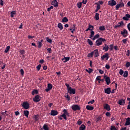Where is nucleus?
Segmentation results:
<instances>
[{"mask_svg": "<svg viewBox=\"0 0 130 130\" xmlns=\"http://www.w3.org/2000/svg\"><path fill=\"white\" fill-rule=\"evenodd\" d=\"M94 18H95L96 21H98V20H99V13H95Z\"/></svg>", "mask_w": 130, "mask_h": 130, "instance_id": "obj_36", "label": "nucleus"}, {"mask_svg": "<svg viewBox=\"0 0 130 130\" xmlns=\"http://www.w3.org/2000/svg\"><path fill=\"white\" fill-rule=\"evenodd\" d=\"M32 118L35 121V122H36L37 121H38L39 120V115L38 114L34 115Z\"/></svg>", "mask_w": 130, "mask_h": 130, "instance_id": "obj_18", "label": "nucleus"}, {"mask_svg": "<svg viewBox=\"0 0 130 130\" xmlns=\"http://www.w3.org/2000/svg\"><path fill=\"white\" fill-rule=\"evenodd\" d=\"M68 93H69L71 95L75 94H76V89L71 87L68 90Z\"/></svg>", "mask_w": 130, "mask_h": 130, "instance_id": "obj_8", "label": "nucleus"}, {"mask_svg": "<svg viewBox=\"0 0 130 130\" xmlns=\"http://www.w3.org/2000/svg\"><path fill=\"white\" fill-rule=\"evenodd\" d=\"M89 29L90 30V31H92L93 30H94V26L91 25L90 24H89L88 25V27Z\"/></svg>", "mask_w": 130, "mask_h": 130, "instance_id": "obj_33", "label": "nucleus"}, {"mask_svg": "<svg viewBox=\"0 0 130 130\" xmlns=\"http://www.w3.org/2000/svg\"><path fill=\"white\" fill-rule=\"evenodd\" d=\"M101 79V76H97V77L96 78V81H100Z\"/></svg>", "mask_w": 130, "mask_h": 130, "instance_id": "obj_61", "label": "nucleus"}, {"mask_svg": "<svg viewBox=\"0 0 130 130\" xmlns=\"http://www.w3.org/2000/svg\"><path fill=\"white\" fill-rule=\"evenodd\" d=\"M95 102V100H92L91 101L88 102V104H93Z\"/></svg>", "mask_w": 130, "mask_h": 130, "instance_id": "obj_57", "label": "nucleus"}, {"mask_svg": "<svg viewBox=\"0 0 130 130\" xmlns=\"http://www.w3.org/2000/svg\"><path fill=\"white\" fill-rule=\"evenodd\" d=\"M47 50L48 51V53H51L52 50H51V48H47Z\"/></svg>", "mask_w": 130, "mask_h": 130, "instance_id": "obj_60", "label": "nucleus"}, {"mask_svg": "<svg viewBox=\"0 0 130 130\" xmlns=\"http://www.w3.org/2000/svg\"><path fill=\"white\" fill-rule=\"evenodd\" d=\"M110 129L111 130H117V128H116V127H115V126H111Z\"/></svg>", "mask_w": 130, "mask_h": 130, "instance_id": "obj_50", "label": "nucleus"}, {"mask_svg": "<svg viewBox=\"0 0 130 130\" xmlns=\"http://www.w3.org/2000/svg\"><path fill=\"white\" fill-rule=\"evenodd\" d=\"M62 23H67V22H69V19H68V17H64L62 19Z\"/></svg>", "mask_w": 130, "mask_h": 130, "instance_id": "obj_29", "label": "nucleus"}, {"mask_svg": "<svg viewBox=\"0 0 130 130\" xmlns=\"http://www.w3.org/2000/svg\"><path fill=\"white\" fill-rule=\"evenodd\" d=\"M46 41L47 42H49V43H51L52 42V39H49V37H47L46 38Z\"/></svg>", "mask_w": 130, "mask_h": 130, "instance_id": "obj_42", "label": "nucleus"}, {"mask_svg": "<svg viewBox=\"0 0 130 130\" xmlns=\"http://www.w3.org/2000/svg\"><path fill=\"white\" fill-rule=\"evenodd\" d=\"M92 52L93 54H94V57H98V56H99V52H98V49H95Z\"/></svg>", "mask_w": 130, "mask_h": 130, "instance_id": "obj_20", "label": "nucleus"}, {"mask_svg": "<svg viewBox=\"0 0 130 130\" xmlns=\"http://www.w3.org/2000/svg\"><path fill=\"white\" fill-rule=\"evenodd\" d=\"M102 120V116H99L96 117L95 121L96 122H100Z\"/></svg>", "mask_w": 130, "mask_h": 130, "instance_id": "obj_24", "label": "nucleus"}, {"mask_svg": "<svg viewBox=\"0 0 130 130\" xmlns=\"http://www.w3.org/2000/svg\"><path fill=\"white\" fill-rule=\"evenodd\" d=\"M22 107L26 110L29 109L30 108V104L27 102H24L22 104Z\"/></svg>", "mask_w": 130, "mask_h": 130, "instance_id": "obj_6", "label": "nucleus"}, {"mask_svg": "<svg viewBox=\"0 0 130 130\" xmlns=\"http://www.w3.org/2000/svg\"><path fill=\"white\" fill-rule=\"evenodd\" d=\"M105 93L106 94H109L111 93V88L110 87H108L107 88H105Z\"/></svg>", "mask_w": 130, "mask_h": 130, "instance_id": "obj_16", "label": "nucleus"}, {"mask_svg": "<svg viewBox=\"0 0 130 130\" xmlns=\"http://www.w3.org/2000/svg\"><path fill=\"white\" fill-rule=\"evenodd\" d=\"M130 125V118L128 117L126 119V122L125 123V125Z\"/></svg>", "mask_w": 130, "mask_h": 130, "instance_id": "obj_26", "label": "nucleus"}, {"mask_svg": "<svg viewBox=\"0 0 130 130\" xmlns=\"http://www.w3.org/2000/svg\"><path fill=\"white\" fill-rule=\"evenodd\" d=\"M52 87H53V86H52V84L51 83L48 84L47 88L50 89V90H51L52 89Z\"/></svg>", "mask_w": 130, "mask_h": 130, "instance_id": "obj_43", "label": "nucleus"}, {"mask_svg": "<svg viewBox=\"0 0 130 130\" xmlns=\"http://www.w3.org/2000/svg\"><path fill=\"white\" fill-rule=\"evenodd\" d=\"M106 40L105 39H103L102 38H100L95 41V45L96 46H100V45H102V42H106Z\"/></svg>", "mask_w": 130, "mask_h": 130, "instance_id": "obj_1", "label": "nucleus"}, {"mask_svg": "<svg viewBox=\"0 0 130 130\" xmlns=\"http://www.w3.org/2000/svg\"><path fill=\"white\" fill-rule=\"evenodd\" d=\"M15 15H16V12L15 11H13L11 12V18H14L15 17Z\"/></svg>", "mask_w": 130, "mask_h": 130, "instance_id": "obj_39", "label": "nucleus"}, {"mask_svg": "<svg viewBox=\"0 0 130 130\" xmlns=\"http://www.w3.org/2000/svg\"><path fill=\"white\" fill-rule=\"evenodd\" d=\"M109 49V46H105L103 48V50H105V51H108V50Z\"/></svg>", "mask_w": 130, "mask_h": 130, "instance_id": "obj_41", "label": "nucleus"}, {"mask_svg": "<svg viewBox=\"0 0 130 130\" xmlns=\"http://www.w3.org/2000/svg\"><path fill=\"white\" fill-rule=\"evenodd\" d=\"M122 43H124V44H126V42H127V39H125L122 40Z\"/></svg>", "mask_w": 130, "mask_h": 130, "instance_id": "obj_56", "label": "nucleus"}, {"mask_svg": "<svg viewBox=\"0 0 130 130\" xmlns=\"http://www.w3.org/2000/svg\"><path fill=\"white\" fill-rule=\"evenodd\" d=\"M126 55H127V56H129L130 55L129 50H127Z\"/></svg>", "mask_w": 130, "mask_h": 130, "instance_id": "obj_62", "label": "nucleus"}, {"mask_svg": "<svg viewBox=\"0 0 130 130\" xmlns=\"http://www.w3.org/2000/svg\"><path fill=\"white\" fill-rule=\"evenodd\" d=\"M39 92L38 91V90L37 89H35L34 90L32 91L31 92V95H35V94H38Z\"/></svg>", "mask_w": 130, "mask_h": 130, "instance_id": "obj_28", "label": "nucleus"}, {"mask_svg": "<svg viewBox=\"0 0 130 130\" xmlns=\"http://www.w3.org/2000/svg\"><path fill=\"white\" fill-rule=\"evenodd\" d=\"M41 100V97L40 95L37 94L35 98L33 99V101L35 102V103H37V102H39Z\"/></svg>", "mask_w": 130, "mask_h": 130, "instance_id": "obj_4", "label": "nucleus"}, {"mask_svg": "<svg viewBox=\"0 0 130 130\" xmlns=\"http://www.w3.org/2000/svg\"><path fill=\"white\" fill-rule=\"evenodd\" d=\"M123 7H124V3L121 0L120 2L116 5L115 8L116 10H118L119 8H123Z\"/></svg>", "mask_w": 130, "mask_h": 130, "instance_id": "obj_2", "label": "nucleus"}, {"mask_svg": "<svg viewBox=\"0 0 130 130\" xmlns=\"http://www.w3.org/2000/svg\"><path fill=\"white\" fill-rule=\"evenodd\" d=\"M10 48H11V47L10 46H7L6 47V49L5 50L4 52H5V53H8L10 51Z\"/></svg>", "mask_w": 130, "mask_h": 130, "instance_id": "obj_32", "label": "nucleus"}, {"mask_svg": "<svg viewBox=\"0 0 130 130\" xmlns=\"http://www.w3.org/2000/svg\"><path fill=\"white\" fill-rule=\"evenodd\" d=\"M65 98H67L68 99V101H70L71 100V97L69 95V94L68 93H66V95L64 96Z\"/></svg>", "mask_w": 130, "mask_h": 130, "instance_id": "obj_40", "label": "nucleus"}, {"mask_svg": "<svg viewBox=\"0 0 130 130\" xmlns=\"http://www.w3.org/2000/svg\"><path fill=\"white\" fill-rule=\"evenodd\" d=\"M65 85L67 87V90H69V89H70V88H72L71 86H70V84H69L68 83H66Z\"/></svg>", "mask_w": 130, "mask_h": 130, "instance_id": "obj_51", "label": "nucleus"}, {"mask_svg": "<svg viewBox=\"0 0 130 130\" xmlns=\"http://www.w3.org/2000/svg\"><path fill=\"white\" fill-rule=\"evenodd\" d=\"M123 76L124 78H127V76H128V72L127 71H125Z\"/></svg>", "mask_w": 130, "mask_h": 130, "instance_id": "obj_35", "label": "nucleus"}, {"mask_svg": "<svg viewBox=\"0 0 130 130\" xmlns=\"http://www.w3.org/2000/svg\"><path fill=\"white\" fill-rule=\"evenodd\" d=\"M99 72L100 74H101V75H103V74H104V71H103L101 69H99Z\"/></svg>", "mask_w": 130, "mask_h": 130, "instance_id": "obj_59", "label": "nucleus"}, {"mask_svg": "<svg viewBox=\"0 0 130 130\" xmlns=\"http://www.w3.org/2000/svg\"><path fill=\"white\" fill-rule=\"evenodd\" d=\"M19 52L20 53V54H25V53H26V51H25V50L24 49H22V50H20L19 51Z\"/></svg>", "mask_w": 130, "mask_h": 130, "instance_id": "obj_48", "label": "nucleus"}, {"mask_svg": "<svg viewBox=\"0 0 130 130\" xmlns=\"http://www.w3.org/2000/svg\"><path fill=\"white\" fill-rule=\"evenodd\" d=\"M124 25V23H123V21H121L120 22H118L117 23V25H116L114 26L115 29H116L117 28H120V27H121V26H123Z\"/></svg>", "mask_w": 130, "mask_h": 130, "instance_id": "obj_14", "label": "nucleus"}, {"mask_svg": "<svg viewBox=\"0 0 130 130\" xmlns=\"http://www.w3.org/2000/svg\"><path fill=\"white\" fill-rule=\"evenodd\" d=\"M123 73H124L123 70H122V69H120L119 72V75H120L121 76V75H123Z\"/></svg>", "mask_w": 130, "mask_h": 130, "instance_id": "obj_52", "label": "nucleus"}, {"mask_svg": "<svg viewBox=\"0 0 130 130\" xmlns=\"http://www.w3.org/2000/svg\"><path fill=\"white\" fill-rule=\"evenodd\" d=\"M49 125V124L48 123H45L44 124L43 126V128L44 130H49V127L48 126Z\"/></svg>", "mask_w": 130, "mask_h": 130, "instance_id": "obj_23", "label": "nucleus"}, {"mask_svg": "<svg viewBox=\"0 0 130 130\" xmlns=\"http://www.w3.org/2000/svg\"><path fill=\"white\" fill-rule=\"evenodd\" d=\"M61 60L64 63L68 62V61L70 60V57H66L64 56V58H62Z\"/></svg>", "mask_w": 130, "mask_h": 130, "instance_id": "obj_17", "label": "nucleus"}, {"mask_svg": "<svg viewBox=\"0 0 130 130\" xmlns=\"http://www.w3.org/2000/svg\"><path fill=\"white\" fill-rule=\"evenodd\" d=\"M23 113H24V116L27 117V118H28L29 117V114H30V112H29V111H28V110H24L23 111Z\"/></svg>", "mask_w": 130, "mask_h": 130, "instance_id": "obj_21", "label": "nucleus"}, {"mask_svg": "<svg viewBox=\"0 0 130 130\" xmlns=\"http://www.w3.org/2000/svg\"><path fill=\"white\" fill-rule=\"evenodd\" d=\"M51 5L55 7V8H57V7H58V3L56 0H53L51 3Z\"/></svg>", "mask_w": 130, "mask_h": 130, "instance_id": "obj_15", "label": "nucleus"}, {"mask_svg": "<svg viewBox=\"0 0 130 130\" xmlns=\"http://www.w3.org/2000/svg\"><path fill=\"white\" fill-rule=\"evenodd\" d=\"M86 129V126L84 124H82L80 127H79V130H84Z\"/></svg>", "mask_w": 130, "mask_h": 130, "instance_id": "obj_34", "label": "nucleus"}, {"mask_svg": "<svg viewBox=\"0 0 130 130\" xmlns=\"http://www.w3.org/2000/svg\"><path fill=\"white\" fill-rule=\"evenodd\" d=\"M82 123H83V122L81 120H80V119H79L77 121V124H78V125H81V124H82Z\"/></svg>", "mask_w": 130, "mask_h": 130, "instance_id": "obj_53", "label": "nucleus"}, {"mask_svg": "<svg viewBox=\"0 0 130 130\" xmlns=\"http://www.w3.org/2000/svg\"><path fill=\"white\" fill-rule=\"evenodd\" d=\"M85 71L87 72V73H88V74H91V73L93 72V70L91 68H89L88 70L86 69Z\"/></svg>", "mask_w": 130, "mask_h": 130, "instance_id": "obj_38", "label": "nucleus"}, {"mask_svg": "<svg viewBox=\"0 0 130 130\" xmlns=\"http://www.w3.org/2000/svg\"><path fill=\"white\" fill-rule=\"evenodd\" d=\"M104 78L105 80L107 85H110V83H111L110 77H107L106 75H104Z\"/></svg>", "mask_w": 130, "mask_h": 130, "instance_id": "obj_7", "label": "nucleus"}, {"mask_svg": "<svg viewBox=\"0 0 130 130\" xmlns=\"http://www.w3.org/2000/svg\"><path fill=\"white\" fill-rule=\"evenodd\" d=\"M117 4L116 1L114 0H111L108 2V5L111 7H114V6H116Z\"/></svg>", "mask_w": 130, "mask_h": 130, "instance_id": "obj_10", "label": "nucleus"}, {"mask_svg": "<svg viewBox=\"0 0 130 130\" xmlns=\"http://www.w3.org/2000/svg\"><path fill=\"white\" fill-rule=\"evenodd\" d=\"M20 73H21V76H24V72L23 69H20Z\"/></svg>", "mask_w": 130, "mask_h": 130, "instance_id": "obj_58", "label": "nucleus"}, {"mask_svg": "<svg viewBox=\"0 0 130 130\" xmlns=\"http://www.w3.org/2000/svg\"><path fill=\"white\" fill-rule=\"evenodd\" d=\"M62 112H63V113L62 115H60L61 117H62L65 120H67L68 118H67L66 115L68 113V110L64 109V110H63Z\"/></svg>", "mask_w": 130, "mask_h": 130, "instance_id": "obj_3", "label": "nucleus"}, {"mask_svg": "<svg viewBox=\"0 0 130 130\" xmlns=\"http://www.w3.org/2000/svg\"><path fill=\"white\" fill-rule=\"evenodd\" d=\"M41 64H39L37 67V69L38 71H40V69H41Z\"/></svg>", "mask_w": 130, "mask_h": 130, "instance_id": "obj_55", "label": "nucleus"}, {"mask_svg": "<svg viewBox=\"0 0 130 130\" xmlns=\"http://www.w3.org/2000/svg\"><path fill=\"white\" fill-rule=\"evenodd\" d=\"M104 109L107 110V111H110L111 108H110V106L108 104H105L104 106Z\"/></svg>", "mask_w": 130, "mask_h": 130, "instance_id": "obj_13", "label": "nucleus"}, {"mask_svg": "<svg viewBox=\"0 0 130 130\" xmlns=\"http://www.w3.org/2000/svg\"><path fill=\"white\" fill-rule=\"evenodd\" d=\"M108 58H109V54L108 53H105L102 56H101V59L103 60L106 59V60H108Z\"/></svg>", "mask_w": 130, "mask_h": 130, "instance_id": "obj_11", "label": "nucleus"}, {"mask_svg": "<svg viewBox=\"0 0 130 130\" xmlns=\"http://www.w3.org/2000/svg\"><path fill=\"white\" fill-rule=\"evenodd\" d=\"M72 109L73 111H77V110H81V107L78 105H73L72 106Z\"/></svg>", "mask_w": 130, "mask_h": 130, "instance_id": "obj_5", "label": "nucleus"}, {"mask_svg": "<svg viewBox=\"0 0 130 130\" xmlns=\"http://www.w3.org/2000/svg\"><path fill=\"white\" fill-rule=\"evenodd\" d=\"M125 67L127 68H129V67H130V62H129V61L126 62Z\"/></svg>", "mask_w": 130, "mask_h": 130, "instance_id": "obj_49", "label": "nucleus"}, {"mask_svg": "<svg viewBox=\"0 0 130 130\" xmlns=\"http://www.w3.org/2000/svg\"><path fill=\"white\" fill-rule=\"evenodd\" d=\"M38 48H41V47H42V43L40 42H38Z\"/></svg>", "mask_w": 130, "mask_h": 130, "instance_id": "obj_47", "label": "nucleus"}, {"mask_svg": "<svg viewBox=\"0 0 130 130\" xmlns=\"http://www.w3.org/2000/svg\"><path fill=\"white\" fill-rule=\"evenodd\" d=\"M100 31H105V26L104 25H102L99 27Z\"/></svg>", "mask_w": 130, "mask_h": 130, "instance_id": "obj_31", "label": "nucleus"}, {"mask_svg": "<svg viewBox=\"0 0 130 130\" xmlns=\"http://www.w3.org/2000/svg\"><path fill=\"white\" fill-rule=\"evenodd\" d=\"M109 49H110V51H112V50H113V44H111V45H110V48H109Z\"/></svg>", "mask_w": 130, "mask_h": 130, "instance_id": "obj_54", "label": "nucleus"}, {"mask_svg": "<svg viewBox=\"0 0 130 130\" xmlns=\"http://www.w3.org/2000/svg\"><path fill=\"white\" fill-rule=\"evenodd\" d=\"M93 55H94V54L93 53V51L91 52V53H89L87 55L88 57H93Z\"/></svg>", "mask_w": 130, "mask_h": 130, "instance_id": "obj_45", "label": "nucleus"}, {"mask_svg": "<svg viewBox=\"0 0 130 130\" xmlns=\"http://www.w3.org/2000/svg\"><path fill=\"white\" fill-rule=\"evenodd\" d=\"M86 108L87 110H93L94 109V107L87 105Z\"/></svg>", "mask_w": 130, "mask_h": 130, "instance_id": "obj_25", "label": "nucleus"}, {"mask_svg": "<svg viewBox=\"0 0 130 130\" xmlns=\"http://www.w3.org/2000/svg\"><path fill=\"white\" fill-rule=\"evenodd\" d=\"M94 34H95V32L93 30H91L90 35L89 36V38L92 39V37H94Z\"/></svg>", "mask_w": 130, "mask_h": 130, "instance_id": "obj_30", "label": "nucleus"}, {"mask_svg": "<svg viewBox=\"0 0 130 130\" xmlns=\"http://www.w3.org/2000/svg\"><path fill=\"white\" fill-rule=\"evenodd\" d=\"M122 19L124 21H128L130 19V15L129 14H125V16L122 17Z\"/></svg>", "mask_w": 130, "mask_h": 130, "instance_id": "obj_19", "label": "nucleus"}, {"mask_svg": "<svg viewBox=\"0 0 130 130\" xmlns=\"http://www.w3.org/2000/svg\"><path fill=\"white\" fill-rule=\"evenodd\" d=\"M106 69H107V70H109V69H110V66H109V64H106L105 66Z\"/></svg>", "mask_w": 130, "mask_h": 130, "instance_id": "obj_63", "label": "nucleus"}, {"mask_svg": "<svg viewBox=\"0 0 130 130\" xmlns=\"http://www.w3.org/2000/svg\"><path fill=\"white\" fill-rule=\"evenodd\" d=\"M106 115L108 117H109L111 115V114L110 112H107L106 113Z\"/></svg>", "mask_w": 130, "mask_h": 130, "instance_id": "obj_64", "label": "nucleus"}, {"mask_svg": "<svg viewBox=\"0 0 130 130\" xmlns=\"http://www.w3.org/2000/svg\"><path fill=\"white\" fill-rule=\"evenodd\" d=\"M58 114V112L55 110H51L50 115L52 116H55Z\"/></svg>", "mask_w": 130, "mask_h": 130, "instance_id": "obj_12", "label": "nucleus"}, {"mask_svg": "<svg viewBox=\"0 0 130 130\" xmlns=\"http://www.w3.org/2000/svg\"><path fill=\"white\" fill-rule=\"evenodd\" d=\"M87 42H88V44L89 45H90L91 46H92V45H93V42H92V41H91V40L88 39L87 40Z\"/></svg>", "mask_w": 130, "mask_h": 130, "instance_id": "obj_46", "label": "nucleus"}, {"mask_svg": "<svg viewBox=\"0 0 130 130\" xmlns=\"http://www.w3.org/2000/svg\"><path fill=\"white\" fill-rule=\"evenodd\" d=\"M118 104L119 105H124V104H125V100H124L123 99L119 100Z\"/></svg>", "mask_w": 130, "mask_h": 130, "instance_id": "obj_22", "label": "nucleus"}, {"mask_svg": "<svg viewBox=\"0 0 130 130\" xmlns=\"http://www.w3.org/2000/svg\"><path fill=\"white\" fill-rule=\"evenodd\" d=\"M99 37H100V35H99V34H96L93 37L92 39V40H95V39H98Z\"/></svg>", "mask_w": 130, "mask_h": 130, "instance_id": "obj_37", "label": "nucleus"}, {"mask_svg": "<svg viewBox=\"0 0 130 130\" xmlns=\"http://www.w3.org/2000/svg\"><path fill=\"white\" fill-rule=\"evenodd\" d=\"M82 2H80V3H77V7L78 8V9H81V8H82Z\"/></svg>", "mask_w": 130, "mask_h": 130, "instance_id": "obj_44", "label": "nucleus"}, {"mask_svg": "<svg viewBox=\"0 0 130 130\" xmlns=\"http://www.w3.org/2000/svg\"><path fill=\"white\" fill-rule=\"evenodd\" d=\"M120 33L123 37H127V34H128L127 30L124 29L122 31H120Z\"/></svg>", "mask_w": 130, "mask_h": 130, "instance_id": "obj_9", "label": "nucleus"}, {"mask_svg": "<svg viewBox=\"0 0 130 130\" xmlns=\"http://www.w3.org/2000/svg\"><path fill=\"white\" fill-rule=\"evenodd\" d=\"M58 28H59V30H61L62 29H63V26L62 25V24L61 23H59L57 25Z\"/></svg>", "mask_w": 130, "mask_h": 130, "instance_id": "obj_27", "label": "nucleus"}]
</instances>
